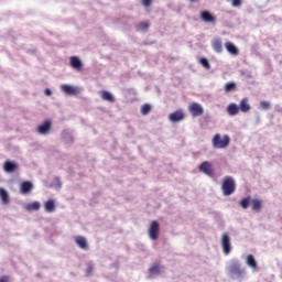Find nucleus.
I'll use <instances>...</instances> for the list:
<instances>
[{
	"instance_id": "nucleus-1",
	"label": "nucleus",
	"mask_w": 282,
	"mask_h": 282,
	"mask_svg": "<svg viewBox=\"0 0 282 282\" xmlns=\"http://www.w3.org/2000/svg\"><path fill=\"white\" fill-rule=\"evenodd\" d=\"M227 271L231 280L243 282V280L247 278V269L242 267V262H240V260H231L230 264L227 267Z\"/></svg>"
},
{
	"instance_id": "nucleus-2",
	"label": "nucleus",
	"mask_w": 282,
	"mask_h": 282,
	"mask_svg": "<svg viewBox=\"0 0 282 282\" xmlns=\"http://www.w3.org/2000/svg\"><path fill=\"white\" fill-rule=\"evenodd\" d=\"M237 188L236 181L232 176H226L221 184L223 195H232Z\"/></svg>"
},
{
	"instance_id": "nucleus-3",
	"label": "nucleus",
	"mask_w": 282,
	"mask_h": 282,
	"mask_svg": "<svg viewBox=\"0 0 282 282\" xmlns=\"http://www.w3.org/2000/svg\"><path fill=\"white\" fill-rule=\"evenodd\" d=\"M230 142V135L227 133L221 138L220 133H215L213 138V144L216 149H224L225 147H228Z\"/></svg>"
},
{
	"instance_id": "nucleus-4",
	"label": "nucleus",
	"mask_w": 282,
	"mask_h": 282,
	"mask_svg": "<svg viewBox=\"0 0 282 282\" xmlns=\"http://www.w3.org/2000/svg\"><path fill=\"white\" fill-rule=\"evenodd\" d=\"M198 169L206 175H209V177H214L215 175L213 163L209 162V160H205L200 162V165H198Z\"/></svg>"
},
{
	"instance_id": "nucleus-5",
	"label": "nucleus",
	"mask_w": 282,
	"mask_h": 282,
	"mask_svg": "<svg viewBox=\"0 0 282 282\" xmlns=\"http://www.w3.org/2000/svg\"><path fill=\"white\" fill-rule=\"evenodd\" d=\"M221 248L225 256H229V253H231V238L228 234H223L221 236Z\"/></svg>"
},
{
	"instance_id": "nucleus-6",
	"label": "nucleus",
	"mask_w": 282,
	"mask_h": 282,
	"mask_svg": "<svg viewBox=\"0 0 282 282\" xmlns=\"http://www.w3.org/2000/svg\"><path fill=\"white\" fill-rule=\"evenodd\" d=\"M149 236L151 240H159L160 225L156 220H153L149 226Z\"/></svg>"
},
{
	"instance_id": "nucleus-7",
	"label": "nucleus",
	"mask_w": 282,
	"mask_h": 282,
	"mask_svg": "<svg viewBox=\"0 0 282 282\" xmlns=\"http://www.w3.org/2000/svg\"><path fill=\"white\" fill-rule=\"evenodd\" d=\"M188 109H189V113H192V116L194 117L203 116L204 113V107L203 105H200V102H192Z\"/></svg>"
},
{
	"instance_id": "nucleus-8",
	"label": "nucleus",
	"mask_w": 282,
	"mask_h": 282,
	"mask_svg": "<svg viewBox=\"0 0 282 282\" xmlns=\"http://www.w3.org/2000/svg\"><path fill=\"white\" fill-rule=\"evenodd\" d=\"M75 243L77 245V247H79V249H83L84 251H89V245L85 236H76Z\"/></svg>"
},
{
	"instance_id": "nucleus-9",
	"label": "nucleus",
	"mask_w": 282,
	"mask_h": 282,
	"mask_svg": "<svg viewBox=\"0 0 282 282\" xmlns=\"http://www.w3.org/2000/svg\"><path fill=\"white\" fill-rule=\"evenodd\" d=\"M169 118L172 122H180L181 120H184L185 113L183 109H176V111H172V113H170Z\"/></svg>"
},
{
	"instance_id": "nucleus-10",
	"label": "nucleus",
	"mask_w": 282,
	"mask_h": 282,
	"mask_svg": "<svg viewBox=\"0 0 282 282\" xmlns=\"http://www.w3.org/2000/svg\"><path fill=\"white\" fill-rule=\"evenodd\" d=\"M18 169H19L18 162H13L12 160H6L3 164V170L7 173H13V171H18Z\"/></svg>"
},
{
	"instance_id": "nucleus-11",
	"label": "nucleus",
	"mask_w": 282,
	"mask_h": 282,
	"mask_svg": "<svg viewBox=\"0 0 282 282\" xmlns=\"http://www.w3.org/2000/svg\"><path fill=\"white\" fill-rule=\"evenodd\" d=\"M52 129V120H44L42 124H39L37 131L39 133L46 134L50 133Z\"/></svg>"
},
{
	"instance_id": "nucleus-12",
	"label": "nucleus",
	"mask_w": 282,
	"mask_h": 282,
	"mask_svg": "<svg viewBox=\"0 0 282 282\" xmlns=\"http://www.w3.org/2000/svg\"><path fill=\"white\" fill-rule=\"evenodd\" d=\"M200 19L207 23H216L217 21L216 17L208 10H203V12H200Z\"/></svg>"
},
{
	"instance_id": "nucleus-13",
	"label": "nucleus",
	"mask_w": 282,
	"mask_h": 282,
	"mask_svg": "<svg viewBox=\"0 0 282 282\" xmlns=\"http://www.w3.org/2000/svg\"><path fill=\"white\" fill-rule=\"evenodd\" d=\"M226 110L229 116H237V113L240 111V107L237 105V102H229Z\"/></svg>"
},
{
	"instance_id": "nucleus-14",
	"label": "nucleus",
	"mask_w": 282,
	"mask_h": 282,
	"mask_svg": "<svg viewBox=\"0 0 282 282\" xmlns=\"http://www.w3.org/2000/svg\"><path fill=\"white\" fill-rule=\"evenodd\" d=\"M62 91L68 94L69 96H74L78 94V87H74V85H62Z\"/></svg>"
},
{
	"instance_id": "nucleus-15",
	"label": "nucleus",
	"mask_w": 282,
	"mask_h": 282,
	"mask_svg": "<svg viewBox=\"0 0 282 282\" xmlns=\"http://www.w3.org/2000/svg\"><path fill=\"white\" fill-rule=\"evenodd\" d=\"M239 109L243 112L250 111L251 109V105L249 102V98L245 97L241 98L240 102H239Z\"/></svg>"
},
{
	"instance_id": "nucleus-16",
	"label": "nucleus",
	"mask_w": 282,
	"mask_h": 282,
	"mask_svg": "<svg viewBox=\"0 0 282 282\" xmlns=\"http://www.w3.org/2000/svg\"><path fill=\"white\" fill-rule=\"evenodd\" d=\"M69 63L75 69H83V61L78 56H70Z\"/></svg>"
},
{
	"instance_id": "nucleus-17",
	"label": "nucleus",
	"mask_w": 282,
	"mask_h": 282,
	"mask_svg": "<svg viewBox=\"0 0 282 282\" xmlns=\"http://www.w3.org/2000/svg\"><path fill=\"white\" fill-rule=\"evenodd\" d=\"M44 208L47 214H53L54 212H56L55 200H53V198H51V200H47L44 205Z\"/></svg>"
},
{
	"instance_id": "nucleus-18",
	"label": "nucleus",
	"mask_w": 282,
	"mask_h": 282,
	"mask_svg": "<svg viewBox=\"0 0 282 282\" xmlns=\"http://www.w3.org/2000/svg\"><path fill=\"white\" fill-rule=\"evenodd\" d=\"M161 270H160V264H153L149 269V280H152L154 276L160 275Z\"/></svg>"
},
{
	"instance_id": "nucleus-19",
	"label": "nucleus",
	"mask_w": 282,
	"mask_h": 282,
	"mask_svg": "<svg viewBox=\"0 0 282 282\" xmlns=\"http://www.w3.org/2000/svg\"><path fill=\"white\" fill-rule=\"evenodd\" d=\"M225 47H226L227 52H229L230 54H235V55L239 54V50H238L237 45H235V43H231V41H227L225 43Z\"/></svg>"
},
{
	"instance_id": "nucleus-20",
	"label": "nucleus",
	"mask_w": 282,
	"mask_h": 282,
	"mask_svg": "<svg viewBox=\"0 0 282 282\" xmlns=\"http://www.w3.org/2000/svg\"><path fill=\"white\" fill-rule=\"evenodd\" d=\"M246 264H247L248 267H250L251 269H253V270H257V269H258V262H257L254 256H251V254H250V256H247Z\"/></svg>"
},
{
	"instance_id": "nucleus-21",
	"label": "nucleus",
	"mask_w": 282,
	"mask_h": 282,
	"mask_svg": "<svg viewBox=\"0 0 282 282\" xmlns=\"http://www.w3.org/2000/svg\"><path fill=\"white\" fill-rule=\"evenodd\" d=\"M101 98L104 100H108L109 102H115L116 100L113 94H111V91H107L106 89L101 91Z\"/></svg>"
},
{
	"instance_id": "nucleus-22",
	"label": "nucleus",
	"mask_w": 282,
	"mask_h": 282,
	"mask_svg": "<svg viewBox=\"0 0 282 282\" xmlns=\"http://www.w3.org/2000/svg\"><path fill=\"white\" fill-rule=\"evenodd\" d=\"M33 183L31 181H24V183L21 184V193H30L33 188Z\"/></svg>"
},
{
	"instance_id": "nucleus-23",
	"label": "nucleus",
	"mask_w": 282,
	"mask_h": 282,
	"mask_svg": "<svg viewBox=\"0 0 282 282\" xmlns=\"http://www.w3.org/2000/svg\"><path fill=\"white\" fill-rule=\"evenodd\" d=\"M25 208L28 212H39L41 203H39V200H34V203H29Z\"/></svg>"
},
{
	"instance_id": "nucleus-24",
	"label": "nucleus",
	"mask_w": 282,
	"mask_h": 282,
	"mask_svg": "<svg viewBox=\"0 0 282 282\" xmlns=\"http://www.w3.org/2000/svg\"><path fill=\"white\" fill-rule=\"evenodd\" d=\"M251 208L253 209V212H261V200H259V198H253V200H251Z\"/></svg>"
},
{
	"instance_id": "nucleus-25",
	"label": "nucleus",
	"mask_w": 282,
	"mask_h": 282,
	"mask_svg": "<svg viewBox=\"0 0 282 282\" xmlns=\"http://www.w3.org/2000/svg\"><path fill=\"white\" fill-rule=\"evenodd\" d=\"M224 89L226 93L236 91L237 83H235L234 80H230L229 83L225 84Z\"/></svg>"
},
{
	"instance_id": "nucleus-26",
	"label": "nucleus",
	"mask_w": 282,
	"mask_h": 282,
	"mask_svg": "<svg viewBox=\"0 0 282 282\" xmlns=\"http://www.w3.org/2000/svg\"><path fill=\"white\" fill-rule=\"evenodd\" d=\"M213 46H214L215 52L221 53L223 52L221 39H215Z\"/></svg>"
},
{
	"instance_id": "nucleus-27",
	"label": "nucleus",
	"mask_w": 282,
	"mask_h": 282,
	"mask_svg": "<svg viewBox=\"0 0 282 282\" xmlns=\"http://www.w3.org/2000/svg\"><path fill=\"white\" fill-rule=\"evenodd\" d=\"M0 197L2 198V200L4 202V204H9V202H10V196H9L7 189H0Z\"/></svg>"
},
{
	"instance_id": "nucleus-28",
	"label": "nucleus",
	"mask_w": 282,
	"mask_h": 282,
	"mask_svg": "<svg viewBox=\"0 0 282 282\" xmlns=\"http://www.w3.org/2000/svg\"><path fill=\"white\" fill-rule=\"evenodd\" d=\"M240 206L241 208H249L250 204H251V196H247V198H242V200H240Z\"/></svg>"
},
{
	"instance_id": "nucleus-29",
	"label": "nucleus",
	"mask_w": 282,
	"mask_h": 282,
	"mask_svg": "<svg viewBox=\"0 0 282 282\" xmlns=\"http://www.w3.org/2000/svg\"><path fill=\"white\" fill-rule=\"evenodd\" d=\"M151 109H152L151 105L149 102H145L141 107V113H143V116H147V113H150Z\"/></svg>"
},
{
	"instance_id": "nucleus-30",
	"label": "nucleus",
	"mask_w": 282,
	"mask_h": 282,
	"mask_svg": "<svg viewBox=\"0 0 282 282\" xmlns=\"http://www.w3.org/2000/svg\"><path fill=\"white\" fill-rule=\"evenodd\" d=\"M199 63H200V65H203V67H205L206 69H210V67H212V65H210L208 58H206V57H204V56L199 58Z\"/></svg>"
},
{
	"instance_id": "nucleus-31",
	"label": "nucleus",
	"mask_w": 282,
	"mask_h": 282,
	"mask_svg": "<svg viewBox=\"0 0 282 282\" xmlns=\"http://www.w3.org/2000/svg\"><path fill=\"white\" fill-rule=\"evenodd\" d=\"M260 107H261V109H270L271 108V102L269 100H261L260 101Z\"/></svg>"
},
{
	"instance_id": "nucleus-32",
	"label": "nucleus",
	"mask_w": 282,
	"mask_h": 282,
	"mask_svg": "<svg viewBox=\"0 0 282 282\" xmlns=\"http://www.w3.org/2000/svg\"><path fill=\"white\" fill-rule=\"evenodd\" d=\"M93 272H94V264L93 262H88L87 269H86V275H91Z\"/></svg>"
},
{
	"instance_id": "nucleus-33",
	"label": "nucleus",
	"mask_w": 282,
	"mask_h": 282,
	"mask_svg": "<svg viewBox=\"0 0 282 282\" xmlns=\"http://www.w3.org/2000/svg\"><path fill=\"white\" fill-rule=\"evenodd\" d=\"M63 138H65V140H68V141H73L74 138L73 135L69 133V131H63Z\"/></svg>"
},
{
	"instance_id": "nucleus-34",
	"label": "nucleus",
	"mask_w": 282,
	"mask_h": 282,
	"mask_svg": "<svg viewBox=\"0 0 282 282\" xmlns=\"http://www.w3.org/2000/svg\"><path fill=\"white\" fill-rule=\"evenodd\" d=\"M139 28L140 30H148L150 25L147 21H141V23H139Z\"/></svg>"
},
{
	"instance_id": "nucleus-35",
	"label": "nucleus",
	"mask_w": 282,
	"mask_h": 282,
	"mask_svg": "<svg viewBox=\"0 0 282 282\" xmlns=\"http://www.w3.org/2000/svg\"><path fill=\"white\" fill-rule=\"evenodd\" d=\"M231 4H232L235 8H238V7L242 6V0H232V1H231Z\"/></svg>"
},
{
	"instance_id": "nucleus-36",
	"label": "nucleus",
	"mask_w": 282,
	"mask_h": 282,
	"mask_svg": "<svg viewBox=\"0 0 282 282\" xmlns=\"http://www.w3.org/2000/svg\"><path fill=\"white\" fill-rule=\"evenodd\" d=\"M0 282H10L9 275H2V276L0 278Z\"/></svg>"
},
{
	"instance_id": "nucleus-37",
	"label": "nucleus",
	"mask_w": 282,
	"mask_h": 282,
	"mask_svg": "<svg viewBox=\"0 0 282 282\" xmlns=\"http://www.w3.org/2000/svg\"><path fill=\"white\" fill-rule=\"evenodd\" d=\"M142 3L145 6V8H149L152 3V0H143Z\"/></svg>"
},
{
	"instance_id": "nucleus-38",
	"label": "nucleus",
	"mask_w": 282,
	"mask_h": 282,
	"mask_svg": "<svg viewBox=\"0 0 282 282\" xmlns=\"http://www.w3.org/2000/svg\"><path fill=\"white\" fill-rule=\"evenodd\" d=\"M52 94H53L52 89H50V87H46L45 95L46 96H52Z\"/></svg>"
},
{
	"instance_id": "nucleus-39",
	"label": "nucleus",
	"mask_w": 282,
	"mask_h": 282,
	"mask_svg": "<svg viewBox=\"0 0 282 282\" xmlns=\"http://www.w3.org/2000/svg\"><path fill=\"white\" fill-rule=\"evenodd\" d=\"M59 186H62L61 178H56Z\"/></svg>"
},
{
	"instance_id": "nucleus-40",
	"label": "nucleus",
	"mask_w": 282,
	"mask_h": 282,
	"mask_svg": "<svg viewBox=\"0 0 282 282\" xmlns=\"http://www.w3.org/2000/svg\"><path fill=\"white\" fill-rule=\"evenodd\" d=\"M188 1H191L192 3H195L196 1H199V0H188Z\"/></svg>"
}]
</instances>
